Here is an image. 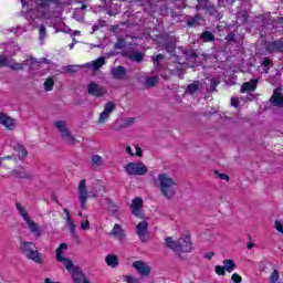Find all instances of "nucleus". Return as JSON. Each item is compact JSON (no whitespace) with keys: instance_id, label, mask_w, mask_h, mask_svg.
<instances>
[{"instance_id":"f257e3e1","label":"nucleus","mask_w":283,"mask_h":283,"mask_svg":"<svg viewBox=\"0 0 283 283\" xmlns=\"http://www.w3.org/2000/svg\"><path fill=\"white\" fill-rule=\"evenodd\" d=\"M66 249L67 244L61 243L60 247L55 250V260L61 262L66 271H69L74 283H91L90 279H87V276H85L83 273V270L74 265V262L66 258V255L63 253Z\"/></svg>"},{"instance_id":"f03ea898","label":"nucleus","mask_w":283,"mask_h":283,"mask_svg":"<svg viewBox=\"0 0 283 283\" xmlns=\"http://www.w3.org/2000/svg\"><path fill=\"white\" fill-rule=\"evenodd\" d=\"M156 187L166 200H174L178 193V181L167 172L157 176Z\"/></svg>"},{"instance_id":"7ed1b4c3","label":"nucleus","mask_w":283,"mask_h":283,"mask_svg":"<svg viewBox=\"0 0 283 283\" xmlns=\"http://www.w3.org/2000/svg\"><path fill=\"white\" fill-rule=\"evenodd\" d=\"M167 249L175 251V253H191L193 251V242L189 232L182 234L178 240L168 237L165 239Z\"/></svg>"},{"instance_id":"20e7f679","label":"nucleus","mask_w":283,"mask_h":283,"mask_svg":"<svg viewBox=\"0 0 283 283\" xmlns=\"http://www.w3.org/2000/svg\"><path fill=\"white\" fill-rule=\"evenodd\" d=\"M20 252L27 260H32L35 264H43V256L40 254L36 244L31 241H22L20 243Z\"/></svg>"},{"instance_id":"39448f33","label":"nucleus","mask_w":283,"mask_h":283,"mask_svg":"<svg viewBox=\"0 0 283 283\" xmlns=\"http://www.w3.org/2000/svg\"><path fill=\"white\" fill-rule=\"evenodd\" d=\"M15 207L18 213L24 220L25 226L29 229L30 233H32L34 238H41V235H43V230L41 229V227L36 224L34 220H32V218H30V214L28 213L25 207H23L21 203H17Z\"/></svg>"},{"instance_id":"423d86ee","label":"nucleus","mask_w":283,"mask_h":283,"mask_svg":"<svg viewBox=\"0 0 283 283\" xmlns=\"http://www.w3.org/2000/svg\"><path fill=\"white\" fill-rule=\"evenodd\" d=\"M77 196H78V202L82 209H87V199L98 198V195H96V191L87 190V180L85 179H82L78 182Z\"/></svg>"},{"instance_id":"0eeeda50","label":"nucleus","mask_w":283,"mask_h":283,"mask_svg":"<svg viewBox=\"0 0 283 283\" xmlns=\"http://www.w3.org/2000/svg\"><path fill=\"white\" fill-rule=\"evenodd\" d=\"M127 176H147L149 168L143 161H129L124 166Z\"/></svg>"},{"instance_id":"6e6552de","label":"nucleus","mask_w":283,"mask_h":283,"mask_svg":"<svg viewBox=\"0 0 283 283\" xmlns=\"http://www.w3.org/2000/svg\"><path fill=\"white\" fill-rule=\"evenodd\" d=\"M116 112V103L114 102H107L104 105L103 112L99 114V117L97 119L98 125H105L109 120V116H112V113Z\"/></svg>"},{"instance_id":"1a4fd4ad","label":"nucleus","mask_w":283,"mask_h":283,"mask_svg":"<svg viewBox=\"0 0 283 283\" xmlns=\"http://www.w3.org/2000/svg\"><path fill=\"white\" fill-rule=\"evenodd\" d=\"M136 233L138 235V239L140 240V242L143 243H147L149 242V223L147 221H140L137 226H136Z\"/></svg>"},{"instance_id":"9d476101","label":"nucleus","mask_w":283,"mask_h":283,"mask_svg":"<svg viewBox=\"0 0 283 283\" xmlns=\"http://www.w3.org/2000/svg\"><path fill=\"white\" fill-rule=\"evenodd\" d=\"M132 213L135 216V218H139L143 220L145 218V214L143 213V198L136 197L130 205Z\"/></svg>"},{"instance_id":"9b49d317","label":"nucleus","mask_w":283,"mask_h":283,"mask_svg":"<svg viewBox=\"0 0 283 283\" xmlns=\"http://www.w3.org/2000/svg\"><path fill=\"white\" fill-rule=\"evenodd\" d=\"M87 90L91 96H95L97 98H101V96H105V94H107V90H105V87L102 85H98L96 82H91L87 85Z\"/></svg>"},{"instance_id":"f8f14e48","label":"nucleus","mask_w":283,"mask_h":283,"mask_svg":"<svg viewBox=\"0 0 283 283\" xmlns=\"http://www.w3.org/2000/svg\"><path fill=\"white\" fill-rule=\"evenodd\" d=\"M0 67H11V70H23L21 63H17L14 59L8 57L6 55L0 56Z\"/></svg>"},{"instance_id":"ddd939ff","label":"nucleus","mask_w":283,"mask_h":283,"mask_svg":"<svg viewBox=\"0 0 283 283\" xmlns=\"http://www.w3.org/2000/svg\"><path fill=\"white\" fill-rule=\"evenodd\" d=\"M133 269H136L137 273L143 277H147L151 273V268L144 261L133 262Z\"/></svg>"},{"instance_id":"4468645a","label":"nucleus","mask_w":283,"mask_h":283,"mask_svg":"<svg viewBox=\"0 0 283 283\" xmlns=\"http://www.w3.org/2000/svg\"><path fill=\"white\" fill-rule=\"evenodd\" d=\"M0 125L12 132L17 127V120L6 113H0Z\"/></svg>"},{"instance_id":"2eb2a0df","label":"nucleus","mask_w":283,"mask_h":283,"mask_svg":"<svg viewBox=\"0 0 283 283\" xmlns=\"http://www.w3.org/2000/svg\"><path fill=\"white\" fill-rule=\"evenodd\" d=\"M270 101H271L272 105H275L276 107H283V90H282V87L274 90V93Z\"/></svg>"},{"instance_id":"dca6fc26","label":"nucleus","mask_w":283,"mask_h":283,"mask_svg":"<svg viewBox=\"0 0 283 283\" xmlns=\"http://www.w3.org/2000/svg\"><path fill=\"white\" fill-rule=\"evenodd\" d=\"M265 50L270 54H273V52H283V40L269 42Z\"/></svg>"},{"instance_id":"f3484780","label":"nucleus","mask_w":283,"mask_h":283,"mask_svg":"<svg viewBox=\"0 0 283 283\" xmlns=\"http://www.w3.org/2000/svg\"><path fill=\"white\" fill-rule=\"evenodd\" d=\"M13 175L15 178H20L21 180H32V178H34V175H32L30 170H25V168H18L13 170Z\"/></svg>"},{"instance_id":"a211bd4d","label":"nucleus","mask_w":283,"mask_h":283,"mask_svg":"<svg viewBox=\"0 0 283 283\" xmlns=\"http://www.w3.org/2000/svg\"><path fill=\"white\" fill-rule=\"evenodd\" d=\"M103 65H105V57H98L97 60L86 63L84 67H88L93 72H98Z\"/></svg>"},{"instance_id":"6ab92c4d","label":"nucleus","mask_w":283,"mask_h":283,"mask_svg":"<svg viewBox=\"0 0 283 283\" xmlns=\"http://www.w3.org/2000/svg\"><path fill=\"white\" fill-rule=\"evenodd\" d=\"M111 74L113 78H116L117 81H123L125 78V75L127 74V71L124 69V66H115L112 69Z\"/></svg>"},{"instance_id":"aec40b11","label":"nucleus","mask_w":283,"mask_h":283,"mask_svg":"<svg viewBox=\"0 0 283 283\" xmlns=\"http://www.w3.org/2000/svg\"><path fill=\"white\" fill-rule=\"evenodd\" d=\"M185 56H186L187 65H189V67H195L196 60L198 59V53H196V51L190 49L185 52Z\"/></svg>"},{"instance_id":"412c9836","label":"nucleus","mask_w":283,"mask_h":283,"mask_svg":"<svg viewBox=\"0 0 283 283\" xmlns=\"http://www.w3.org/2000/svg\"><path fill=\"white\" fill-rule=\"evenodd\" d=\"M256 87H258V80H251L250 82H245L241 86V94H244L247 92H255Z\"/></svg>"},{"instance_id":"4be33fe9","label":"nucleus","mask_w":283,"mask_h":283,"mask_svg":"<svg viewBox=\"0 0 283 283\" xmlns=\"http://www.w3.org/2000/svg\"><path fill=\"white\" fill-rule=\"evenodd\" d=\"M61 138L64 143H66V145H76V137H74V135L72 134V130H66L64 133H62Z\"/></svg>"},{"instance_id":"5701e85b","label":"nucleus","mask_w":283,"mask_h":283,"mask_svg":"<svg viewBox=\"0 0 283 283\" xmlns=\"http://www.w3.org/2000/svg\"><path fill=\"white\" fill-rule=\"evenodd\" d=\"M64 213L66 216V227H69L71 234L75 235L76 233V226L74 224V220H72V216L70 214V210L67 208H64Z\"/></svg>"},{"instance_id":"b1692460","label":"nucleus","mask_w":283,"mask_h":283,"mask_svg":"<svg viewBox=\"0 0 283 283\" xmlns=\"http://www.w3.org/2000/svg\"><path fill=\"white\" fill-rule=\"evenodd\" d=\"M105 263L111 268V269H116L119 264L118 262V255L116 254H107L105 256Z\"/></svg>"},{"instance_id":"393cba45","label":"nucleus","mask_w":283,"mask_h":283,"mask_svg":"<svg viewBox=\"0 0 283 283\" xmlns=\"http://www.w3.org/2000/svg\"><path fill=\"white\" fill-rule=\"evenodd\" d=\"M53 127H55V129L59 132L60 136L62 134H65V132L70 130V128L67 127V122H65V120L54 122Z\"/></svg>"},{"instance_id":"a878e982","label":"nucleus","mask_w":283,"mask_h":283,"mask_svg":"<svg viewBox=\"0 0 283 283\" xmlns=\"http://www.w3.org/2000/svg\"><path fill=\"white\" fill-rule=\"evenodd\" d=\"M13 149H14V151H17L18 158H19L20 160H23V158H27V157H28V149H25V148L23 147V145L17 144L15 146H13Z\"/></svg>"},{"instance_id":"bb28decb","label":"nucleus","mask_w":283,"mask_h":283,"mask_svg":"<svg viewBox=\"0 0 283 283\" xmlns=\"http://www.w3.org/2000/svg\"><path fill=\"white\" fill-rule=\"evenodd\" d=\"M112 235H114L117 240H125V231L120 228V224H115L112 230Z\"/></svg>"},{"instance_id":"cd10ccee","label":"nucleus","mask_w":283,"mask_h":283,"mask_svg":"<svg viewBox=\"0 0 283 283\" xmlns=\"http://www.w3.org/2000/svg\"><path fill=\"white\" fill-rule=\"evenodd\" d=\"M223 265L227 273H233V271H235V262L231 259L223 260Z\"/></svg>"},{"instance_id":"c85d7f7f","label":"nucleus","mask_w":283,"mask_h":283,"mask_svg":"<svg viewBox=\"0 0 283 283\" xmlns=\"http://www.w3.org/2000/svg\"><path fill=\"white\" fill-rule=\"evenodd\" d=\"M200 87H202V83L196 81L192 84H189L186 92L188 94H196V92H198V90H200Z\"/></svg>"},{"instance_id":"c756f323","label":"nucleus","mask_w":283,"mask_h":283,"mask_svg":"<svg viewBox=\"0 0 283 283\" xmlns=\"http://www.w3.org/2000/svg\"><path fill=\"white\" fill-rule=\"evenodd\" d=\"M105 164V159H103L102 156L99 155H93L92 159H91V165H93V167H101Z\"/></svg>"},{"instance_id":"7c9ffc66","label":"nucleus","mask_w":283,"mask_h":283,"mask_svg":"<svg viewBox=\"0 0 283 283\" xmlns=\"http://www.w3.org/2000/svg\"><path fill=\"white\" fill-rule=\"evenodd\" d=\"M54 90V77H48L44 82V92H52Z\"/></svg>"},{"instance_id":"2f4dec72","label":"nucleus","mask_w":283,"mask_h":283,"mask_svg":"<svg viewBox=\"0 0 283 283\" xmlns=\"http://www.w3.org/2000/svg\"><path fill=\"white\" fill-rule=\"evenodd\" d=\"M130 61H136V63H140L145 59V54L140 52H136L129 55Z\"/></svg>"},{"instance_id":"473e14b6","label":"nucleus","mask_w":283,"mask_h":283,"mask_svg":"<svg viewBox=\"0 0 283 283\" xmlns=\"http://www.w3.org/2000/svg\"><path fill=\"white\" fill-rule=\"evenodd\" d=\"M201 39L206 42L216 41V36H213V33L206 31L201 34Z\"/></svg>"},{"instance_id":"72a5a7b5","label":"nucleus","mask_w":283,"mask_h":283,"mask_svg":"<svg viewBox=\"0 0 283 283\" xmlns=\"http://www.w3.org/2000/svg\"><path fill=\"white\" fill-rule=\"evenodd\" d=\"M158 81H159L158 76L147 77L146 78V85L148 87H154L155 85L158 84Z\"/></svg>"},{"instance_id":"f704fd0d","label":"nucleus","mask_w":283,"mask_h":283,"mask_svg":"<svg viewBox=\"0 0 283 283\" xmlns=\"http://www.w3.org/2000/svg\"><path fill=\"white\" fill-rule=\"evenodd\" d=\"M279 281H280V272L277 270H273V272L270 276V282L277 283Z\"/></svg>"},{"instance_id":"c9c22d12","label":"nucleus","mask_w":283,"mask_h":283,"mask_svg":"<svg viewBox=\"0 0 283 283\" xmlns=\"http://www.w3.org/2000/svg\"><path fill=\"white\" fill-rule=\"evenodd\" d=\"M200 21H202V19L199 15H195V18L188 21V25L190 27L200 25Z\"/></svg>"},{"instance_id":"e433bc0d","label":"nucleus","mask_w":283,"mask_h":283,"mask_svg":"<svg viewBox=\"0 0 283 283\" xmlns=\"http://www.w3.org/2000/svg\"><path fill=\"white\" fill-rule=\"evenodd\" d=\"M214 176H218L220 180H226V182H229V175L222 174L219 170H214Z\"/></svg>"},{"instance_id":"4c0bfd02","label":"nucleus","mask_w":283,"mask_h":283,"mask_svg":"<svg viewBox=\"0 0 283 283\" xmlns=\"http://www.w3.org/2000/svg\"><path fill=\"white\" fill-rule=\"evenodd\" d=\"M214 272L217 273V275H227V270L224 269V266L221 265H216Z\"/></svg>"},{"instance_id":"58836bf2","label":"nucleus","mask_w":283,"mask_h":283,"mask_svg":"<svg viewBox=\"0 0 283 283\" xmlns=\"http://www.w3.org/2000/svg\"><path fill=\"white\" fill-rule=\"evenodd\" d=\"M38 8H48L50 0H35Z\"/></svg>"},{"instance_id":"ea45409f","label":"nucleus","mask_w":283,"mask_h":283,"mask_svg":"<svg viewBox=\"0 0 283 283\" xmlns=\"http://www.w3.org/2000/svg\"><path fill=\"white\" fill-rule=\"evenodd\" d=\"M274 229H276V231L283 235V223H282V221H275Z\"/></svg>"},{"instance_id":"a19ab883","label":"nucleus","mask_w":283,"mask_h":283,"mask_svg":"<svg viewBox=\"0 0 283 283\" xmlns=\"http://www.w3.org/2000/svg\"><path fill=\"white\" fill-rule=\"evenodd\" d=\"M231 279H232V282L234 283H242V276H240V274L238 273H233Z\"/></svg>"},{"instance_id":"79ce46f5","label":"nucleus","mask_w":283,"mask_h":283,"mask_svg":"<svg viewBox=\"0 0 283 283\" xmlns=\"http://www.w3.org/2000/svg\"><path fill=\"white\" fill-rule=\"evenodd\" d=\"M115 48H116V50H123V48H125V40H118L115 43Z\"/></svg>"},{"instance_id":"37998d69","label":"nucleus","mask_w":283,"mask_h":283,"mask_svg":"<svg viewBox=\"0 0 283 283\" xmlns=\"http://www.w3.org/2000/svg\"><path fill=\"white\" fill-rule=\"evenodd\" d=\"M81 229H82L83 231H90V220L86 219L85 222H82V223H81Z\"/></svg>"},{"instance_id":"c03bdc74","label":"nucleus","mask_w":283,"mask_h":283,"mask_svg":"<svg viewBox=\"0 0 283 283\" xmlns=\"http://www.w3.org/2000/svg\"><path fill=\"white\" fill-rule=\"evenodd\" d=\"M135 156H137V158H143V149L138 146H135Z\"/></svg>"},{"instance_id":"a18cd8bd","label":"nucleus","mask_w":283,"mask_h":283,"mask_svg":"<svg viewBox=\"0 0 283 283\" xmlns=\"http://www.w3.org/2000/svg\"><path fill=\"white\" fill-rule=\"evenodd\" d=\"M125 282H127V283H139L138 279H136L134 276H125Z\"/></svg>"},{"instance_id":"49530a36","label":"nucleus","mask_w":283,"mask_h":283,"mask_svg":"<svg viewBox=\"0 0 283 283\" xmlns=\"http://www.w3.org/2000/svg\"><path fill=\"white\" fill-rule=\"evenodd\" d=\"M163 59H165V55L163 54H158L157 56H155L153 59L154 63H157V65H159L160 61H163Z\"/></svg>"},{"instance_id":"de8ad7c7","label":"nucleus","mask_w":283,"mask_h":283,"mask_svg":"<svg viewBox=\"0 0 283 283\" xmlns=\"http://www.w3.org/2000/svg\"><path fill=\"white\" fill-rule=\"evenodd\" d=\"M231 105L232 107H238L240 105V99L238 97H232Z\"/></svg>"},{"instance_id":"09e8293b","label":"nucleus","mask_w":283,"mask_h":283,"mask_svg":"<svg viewBox=\"0 0 283 283\" xmlns=\"http://www.w3.org/2000/svg\"><path fill=\"white\" fill-rule=\"evenodd\" d=\"M262 65L264 67H271V60H269V57H265L262 62Z\"/></svg>"},{"instance_id":"8fccbe9b","label":"nucleus","mask_w":283,"mask_h":283,"mask_svg":"<svg viewBox=\"0 0 283 283\" xmlns=\"http://www.w3.org/2000/svg\"><path fill=\"white\" fill-rule=\"evenodd\" d=\"M40 39L41 40L45 39V27L40 28Z\"/></svg>"},{"instance_id":"3c124183","label":"nucleus","mask_w":283,"mask_h":283,"mask_svg":"<svg viewBox=\"0 0 283 283\" xmlns=\"http://www.w3.org/2000/svg\"><path fill=\"white\" fill-rule=\"evenodd\" d=\"M213 255H216L214 252H208V253L205 254V259L206 260H211L213 258Z\"/></svg>"},{"instance_id":"603ef678","label":"nucleus","mask_w":283,"mask_h":283,"mask_svg":"<svg viewBox=\"0 0 283 283\" xmlns=\"http://www.w3.org/2000/svg\"><path fill=\"white\" fill-rule=\"evenodd\" d=\"M126 151H127L130 156H135L134 150L132 149V146H126Z\"/></svg>"},{"instance_id":"864d4df0","label":"nucleus","mask_w":283,"mask_h":283,"mask_svg":"<svg viewBox=\"0 0 283 283\" xmlns=\"http://www.w3.org/2000/svg\"><path fill=\"white\" fill-rule=\"evenodd\" d=\"M208 12H209V14H216V7H209L208 8Z\"/></svg>"},{"instance_id":"5fc2aeb1","label":"nucleus","mask_w":283,"mask_h":283,"mask_svg":"<svg viewBox=\"0 0 283 283\" xmlns=\"http://www.w3.org/2000/svg\"><path fill=\"white\" fill-rule=\"evenodd\" d=\"M134 123H135V119L134 118H128V119H126V125H134Z\"/></svg>"},{"instance_id":"6e6d98bb","label":"nucleus","mask_w":283,"mask_h":283,"mask_svg":"<svg viewBox=\"0 0 283 283\" xmlns=\"http://www.w3.org/2000/svg\"><path fill=\"white\" fill-rule=\"evenodd\" d=\"M247 247H248V249H253L255 247V243L249 242Z\"/></svg>"},{"instance_id":"4d7b16f0","label":"nucleus","mask_w":283,"mask_h":283,"mask_svg":"<svg viewBox=\"0 0 283 283\" xmlns=\"http://www.w3.org/2000/svg\"><path fill=\"white\" fill-rule=\"evenodd\" d=\"M76 42H73L69 45L70 50H74V45H75Z\"/></svg>"},{"instance_id":"13d9d810","label":"nucleus","mask_w":283,"mask_h":283,"mask_svg":"<svg viewBox=\"0 0 283 283\" xmlns=\"http://www.w3.org/2000/svg\"><path fill=\"white\" fill-rule=\"evenodd\" d=\"M10 159H12V156H7V157L2 158V160H10Z\"/></svg>"},{"instance_id":"bf43d9fd","label":"nucleus","mask_w":283,"mask_h":283,"mask_svg":"<svg viewBox=\"0 0 283 283\" xmlns=\"http://www.w3.org/2000/svg\"><path fill=\"white\" fill-rule=\"evenodd\" d=\"M22 6H25L28 3L25 0H21Z\"/></svg>"},{"instance_id":"052dcab7","label":"nucleus","mask_w":283,"mask_h":283,"mask_svg":"<svg viewBox=\"0 0 283 283\" xmlns=\"http://www.w3.org/2000/svg\"><path fill=\"white\" fill-rule=\"evenodd\" d=\"M80 218H83V212H78Z\"/></svg>"},{"instance_id":"680f3d73","label":"nucleus","mask_w":283,"mask_h":283,"mask_svg":"<svg viewBox=\"0 0 283 283\" xmlns=\"http://www.w3.org/2000/svg\"><path fill=\"white\" fill-rule=\"evenodd\" d=\"M74 34H75V35H76V34H81V32H80V31H75Z\"/></svg>"},{"instance_id":"e2e57ef3","label":"nucleus","mask_w":283,"mask_h":283,"mask_svg":"<svg viewBox=\"0 0 283 283\" xmlns=\"http://www.w3.org/2000/svg\"><path fill=\"white\" fill-rule=\"evenodd\" d=\"M1 163H3V158H0V167H1Z\"/></svg>"},{"instance_id":"0e129e2a","label":"nucleus","mask_w":283,"mask_h":283,"mask_svg":"<svg viewBox=\"0 0 283 283\" xmlns=\"http://www.w3.org/2000/svg\"><path fill=\"white\" fill-rule=\"evenodd\" d=\"M265 74H269V69L265 70Z\"/></svg>"},{"instance_id":"69168bd1","label":"nucleus","mask_w":283,"mask_h":283,"mask_svg":"<svg viewBox=\"0 0 283 283\" xmlns=\"http://www.w3.org/2000/svg\"><path fill=\"white\" fill-rule=\"evenodd\" d=\"M31 63H34V60H31Z\"/></svg>"}]
</instances>
